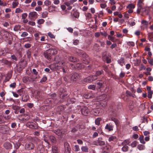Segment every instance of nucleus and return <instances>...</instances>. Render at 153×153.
Masks as SVG:
<instances>
[{
	"mask_svg": "<svg viewBox=\"0 0 153 153\" xmlns=\"http://www.w3.org/2000/svg\"><path fill=\"white\" fill-rule=\"evenodd\" d=\"M54 61L55 62L50 65V69L52 70L61 69L64 73H66L68 70V63L64 60H61L59 56H57L55 57Z\"/></svg>",
	"mask_w": 153,
	"mask_h": 153,
	"instance_id": "1",
	"label": "nucleus"
},
{
	"mask_svg": "<svg viewBox=\"0 0 153 153\" xmlns=\"http://www.w3.org/2000/svg\"><path fill=\"white\" fill-rule=\"evenodd\" d=\"M144 0H138L137 3V13L139 14L140 12L146 14H147L149 12L148 9L143 7L144 4L143 2Z\"/></svg>",
	"mask_w": 153,
	"mask_h": 153,
	"instance_id": "2",
	"label": "nucleus"
},
{
	"mask_svg": "<svg viewBox=\"0 0 153 153\" xmlns=\"http://www.w3.org/2000/svg\"><path fill=\"white\" fill-rule=\"evenodd\" d=\"M91 108L90 106L84 107L81 110L82 114L85 116H88L90 113Z\"/></svg>",
	"mask_w": 153,
	"mask_h": 153,
	"instance_id": "3",
	"label": "nucleus"
},
{
	"mask_svg": "<svg viewBox=\"0 0 153 153\" xmlns=\"http://www.w3.org/2000/svg\"><path fill=\"white\" fill-rule=\"evenodd\" d=\"M26 125L27 127L32 129H37L38 128L37 125L33 122H28Z\"/></svg>",
	"mask_w": 153,
	"mask_h": 153,
	"instance_id": "4",
	"label": "nucleus"
},
{
	"mask_svg": "<svg viewBox=\"0 0 153 153\" xmlns=\"http://www.w3.org/2000/svg\"><path fill=\"white\" fill-rule=\"evenodd\" d=\"M10 128L7 125H4L0 126V132L2 134L7 133Z\"/></svg>",
	"mask_w": 153,
	"mask_h": 153,
	"instance_id": "5",
	"label": "nucleus"
},
{
	"mask_svg": "<svg viewBox=\"0 0 153 153\" xmlns=\"http://www.w3.org/2000/svg\"><path fill=\"white\" fill-rule=\"evenodd\" d=\"M38 14L35 11H33L29 13L28 17L31 20H35L38 17Z\"/></svg>",
	"mask_w": 153,
	"mask_h": 153,
	"instance_id": "6",
	"label": "nucleus"
},
{
	"mask_svg": "<svg viewBox=\"0 0 153 153\" xmlns=\"http://www.w3.org/2000/svg\"><path fill=\"white\" fill-rule=\"evenodd\" d=\"M34 144L31 142L26 143L25 146V149L27 150H33L34 148Z\"/></svg>",
	"mask_w": 153,
	"mask_h": 153,
	"instance_id": "7",
	"label": "nucleus"
},
{
	"mask_svg": "<svg viewBox=\"0 0 153 153\" xmlns=\"http://www.w3.org/2000/svg\"><path fill=\"white\" fill-rule=\"evenodd\" d=\"M0 33L1 36L4 37L6 39H9L11 35L9 32L4 30H2L1 31Z\"/></svg>",
	"mask_w": 153,
	"mask_h": 153,
	"instance_id": "8",
	"label": "nucleus"
},
{
	"mask_svg": "<svg viewBox=\"0 0 153 153\" xmlns=\"http://www.w3.org/2000/svg\"><path fill=\"white\" fill-rule=\"evenodd\" d=\"M97 79L96 76H94V75L91 76L84 79V81L86 82H91L94 81Z\"/></svg>",
	"mask_w": 153,
	"mask_h": 153,
	"instance_id": "9",
	"label": "nucleus"
},
{
	"mask_svg": "<svg viewBox=\"0 0 153 153\" xmlns=\"http://www.w3.org/2000/svg\"><path fill=\"white\" fill-rule=\"evenodd\" d=\"M44 55L45 57L48 60H50L52 58V55L49 52L48 49L45 51L44 53Z\"/></svg>",
	"mask_w": 153,
	"mask_h": 153,
	"instance_id": "10",
	"label": "nucleus"
},
{
	"mask_svg": "<svg viewBox=\"0 0 153 153\" xmlns=\"http://www.w3.org/2000/svg\"><path fill=\"white\" fill-rule=\"evenodd\" d=\"M80 77V75L77 73H74L73 74L71 77V79L74 81H76L79 79Z\"/></svg>",
	"mask_w": 153,
	"mask_h": 153,
	"instance_id": "11",
	"label": "nucleus"
},
{
	"mask_svg": "<svg viewBox=\"0 0 153 153\" xmlns=\"http://www.w3.org/2000/svg\"><path fill=\"white\" fill-rule=\"evenodd\" d=\"M64 146L65 152H67V153H70L71 149L70 147L69 144L67 142H65L64 143Z\"/></svg>",
	"mask_w": 153,
	"mask_h": 153,
	"instance_id": "12",
	"label": "nucleus"
},
{
	"mask_svg": "<svg viewBox=\"0 0 153 153\" xmlns=\"http://www.w3.org/2000/svg\"><path fill=\"white\" fill-rule=\"evenodd\" d=\"M19 64L20 65L19 67L20 68V71H21L26 66L27 64L26 62L24 60L20 62Z\"/></svg>",
	"mask_w": 153,
	"mask_h": 153,
	"instance_id": "13",
	"label": "nucleus"
},
{
	"mask_svg": "<svg viewBox=\"0 0 153 153\" xmlns=\"http://www.w3.org/2000/svg\"><path fill=\"white\" fill-rule=\"evenodd\" d=\"M37 151L38 153H43L44 149L43 146L41 144H39L37 147Z\"/></svg>",
	"mask_w": 153,
	"mask_h": 153,
	"instance_id": "14",
	"label": "nucleus"
},
{
	"mask_svg": "<svg viewBox=\"0 0 153 153\" xmlns=\"http://www.w3.org/2000/svg\"><path fill=\"white\" fill-rule=\"evenodd\" d=\"M48 50L52 56L55 55L57 53L58 50L56 48H50Z\"/></svg>",
	"mask_w": 153,
	"mask_h": 153,
	"instance_id": "15",
	"label": "nucleus"
},
{
	"mask_svg": "<svg viewBox=\"0 0 153 153\" xmlns=\"http://www.w3.org/2000/svg\"><path fill=\"white\" fill-rule=\"evenodd\" d=\"M74 66L75 68H77L78 69L83 68L84 67V65L81 63H78L75 64Z\"/></svg>",
	"mask_w": 153,
	"mask_h": 153,
	"instance_id": "16",
	"label": "nucleus"
},
{
	"mask_svg": "<svg viewBox=\"0 0 153 153\" xmlns=\"http://www.w3.org/2000/svg\"><path fill=\"white\" fill-rule=\"evenodd\" d=\"M105 129L111 131L113 130V126L110 124H107L105 127Z\"/></svg>",
	"mask_w": 153,
	"mask_h": 153,
	"instance_id": "17",
	"label": "nucleus"
},
{
	"mask_svg": "<svg viewBox=\"0 0 153 153\" xmlns=\"http://www.w3.org/2000/svg\"><path fill=\"white\" fill-rule=\"evenodd\" d=\"M77 0H70L69 1L65 2L64 4L66 6H69V5H71L73 3L77 1Z\"/></svg>",
	"mask_w": 153,
	"mask_h": 153,
	"instance_id": "18",
	"label": "nucleus"
},
{
	"mask_svg": "<svg viewBox=\"0 0 153 153\" xmlns=\"http://www.w3.org/2000/svg\"><path fill=\"white\" fill-rule=\"evenodd\" d=\"M124 58L123 57H121L120 59H118L117 60V62L121 66H123L124 63Z\"/></svg>",
	"mask_w": 153,
	"mask_h": 153,
	"instance_id": "19",
	"label": "nucleus"
},
{
	"mask_svg": "<svg viewBox=\"0 0 153 153\" xmlns=\"http://www.w3.org/2000/svg\"><path fill=\"white\" fill-rule=\"evenodd\" d=\"M29 96L27 94H24L22 97V100L24 102H27L29 99Z\"/></svg>",
	"mask_w": 153,
	"mask_h": 153,
	"instance_id": "20",
	"label": "nucleus"
},
{
	"mask_svg": "<svg viewBox=\"0 0 153 153\" xmlns=\"http://www.w3.org/2000/svg\"><path fill=\"white\" fill-rule=\"evenodd\" d=\"M79 55L81 57L85 58L86 59H87L88 58L87 55L82 51H80Z\"/></svg>",
	"mask_w": 153,
	"mask_h": 153,
	"instance_id": "21",
	"label": "nucleus"
},
{
	"mask_svg": "<svg viewBox=\"0 0 153 153\" xmlns=\"http://www.w3.org/2000/svg\"><path fill=\"white\" fill-rule=\"evenodd\" d=\"M68 59L70 61L74 62H77L78 61V59L72 56L69 57L68 58Z\"/></svg>",
	"mask_w": 153,
	"mask_h": 153,
	"instance_id": "22",
	"label": "nucleus"
},
{
	"mask_svg": "<svg viewBox=\"0 0 153 153\" xmlns=\"http://www.w3.org/2000/svg\"><path fill=\"white\" fill-rule=\"evenodd\" d=\"M4 146L7 149H10L11 147V144L9 142H6L4 144Z\"/></svg>",
	"mask_w": 153,
	"mask_h": 153,
	"instance_id": "23",
	"label": "nucleus"
},
{
	"mask_svg": "<svg viewBox=\"0 0 153 153\" xmlns=\"http://www.w3.org/2000/svg\"><path fill=\"white\" fill-rule=\"evenodd\" d=\"M0 62L2 63L3 65L4 64L9 65L10 64L9 62L4 59H2L1 60H0Z\"/></svg>",
	"mask_w": 153,
	"mask_h": 153,
	"instance_id": "24",
	"label": "nucleus"
},
{
	"mask_svg": "<svg viewBox=\"0 0 153 153\" xmlns=\"http://www.w3.org/2000/svg\"><path fill=\"white\" fill-rule=\"evenodd\" d=\"M139 140L140 143L143 144H145L146 143V142L144 140V137L143 136H140L139 138Z\"/></svg>",
	"mask_w": 153,
	"mask_h": 153,
	"instance_id": "25",
	"label": "nucleus"
},
{
	"mask_svg": "<svg viewBox=\"0 0 153 153\" xmlns=\"http://www.w3.org/2000/svg\"><path fill=\"white\" fill-rule=\"evenodd\" d=\"M111 120L114 121L117 126H118L119 125V121L117 119L115 118L112 117L111 118Z\"/></svg>",
	"mask_w": 153,
	"mask_h": 153,
	"instance_id": "26",
	"label": "nucleus"
},
{
	"mask_svg": "<svg viewBox=\"0 0 153 153\" xmlns=\"http://www.w3.org/2000/svg\"><path fill=\"white\" fill-rule=\"evenodd\" d=\"M137 148L139 150L141 151L144 150L145 148V147L144 145L139 144L137 145Z\"/></svg>",
	"mask_w": 153,
	"mask_h": 153,
	"instance_id": "27",
	"label": "nucleus"
},
{
	"mask_svg": "<svg viewBox=\"0 0 153 153\" xmlns=\"http://www.w3.org/2000/svg\"><path fill=\"white\" fill-rule=\"evenodd\" d=\"M141 24L143 26L147 27L148 25V22L145 20H142L141 22Z\"/></svg>",
	"mask_w": 153,
	"mask_h": 153,
	"instance_id": "28",
	"label": "nucleus"
},
{
	"mask_svg": "<svg viewBox=\"0 0 153 153\" xmlns=\"http://www.w3.org/2000/svg\"><path fill=\"white\" fill-rule=\"evenodd\" d=\"M103 73V71L102 70L98 71L96 72L94 76H96L97 78V76H100Z\"/></svg>",
	"mask_w": 153,
	"mask_h": 153,
	"instance_id": "29",
	"label": "nucleus"
},
{
	"mask_svg": "<svg viewBox=\"0 0 153 153\" xmlns=\"http://www.w3.org/2000/svg\"><path fill=\"white\" fill-rule=\"evenodd\" d=\"M130 143L129 140H124L122 143V146H127Z\"/></svg>",
	"mask_w": 153,
	"mask_h": 153,
	"instance_id": "30",
	"label": "nucleus"
},
{
	"mask_svg": "<svg viewBox=\"0 0 153 153\" xmlns=\"http://www.w3.org/2000/svg\"><path fill=\"white\" fill-rule=\"evenodd\" d=\"M81 149L82 151L84 152H88V147L87 146H82L81 148Z\"/></svg>",
	"mask_w": 153,
	"mask_h": 153,
	"instance_id": "31",
	"label": "nucleus"
},
{
	"mask_svg": "<svg viewBox=\"0 0 153 153\" xmlns=\"http://www.w3.org/2000/svg\"><path fill=\"white\" fill-rule=\"evenodd\" d=\"M54 132L57 135L60 136L62 135V132L59 129H57L54 131Z\"/></svg>",
	"mask_w": 153,
	"mask_h": 153,
	"instance_id": "32",
	"label": "nucleus"
},
{
	"mask_svg": "<svg viewBox=\"0 0 153 153\" xmlns=\"http://www.w3.org/2000/svg\"><path fill=\"white\" fill-rule=\"evenodd\" d=\"M102 120L101 118L98 117L95 120V124L99 126L100 125V122Z\"/></svg>",
	"mask_w": 153,
	"mask_h": 153,
	"instance_id": "33",
	"label": "nucleus"
},
{
	"mask_svg": "<svg viewBox=\"0 0 153 153\" xmlns=\"http://www.w3.org/2000/svg\"><path fill=\"white\" fill-rule=\"evenodd\" d=\"M92 94L91 93H88L83 95V97L85 99L89 98L91 97Z\"/></svg>",
	"mask_w": 153,
	"mask_h": 153,
	"instance_id": "34",
	"label": "nucleus"
},
{
	"mask_svg": "<svg viewBox=\"0 0 153 153\" xmlns=\"http://www.w3.org/2000/svg\"><path fill=\"white\" fill-rule=\"evenodd\" d=\"M91 112L94 115H97L99 114L98 111L96 109H94L92 111H91Z\"/></svg>",
	"mask_w": 153,
	"mask_h": 153,
	"instance_id": "35",
	"label": "nucleus"
},
{
	"mask_svg": "<svg viewBox=\"0 0 153 153\" xmlns=\"http://www.w3.org/2000/svg\"><path fill=\"white\" fill-rule=\"evenodd\" d=\"M44 4L46 6L50 5L51 4V2L49 0H46L44 2Z\"/></svg>",
	"mask_w": 153,
	"mask_h": 153,
	"instance_id": "36",
	"label": "nucleus"
},
{
	"mask_svg": "<svg viewBox=\"0 0 153 153\" xmlns=\"http://www.w3.org/2000/svg\"><path fill=\"white\" fill-rule=\"evenodd\" d=\"M48 13L47 11L43 12L42 13V17L43 18H45L48 16Z\"/></svg>",
	"mask_w": 153,
	"mask_h": 153,
	"instance_id": "37",
	"label": "nucleus"
},
{
	"mask_svg": "<svg viewBox=\"0 0 153 153\" xmlns=\"http://www.w3.org/2000/svg\"><path fill=\"white\" fill-rule=\"evenodd\" d=\"M85 15L87 19H89L92 17L91 14L89 13H85Z\"/></svg>",
	"mask_w": 153,
	"mask_h": 153,
	"instance_id": "38",
	"label": "nucleus"
},
{
	"mask_svg": "<svg viewBox=\"0 0 153 153\" xmlns=\"http://www.w3.org/2000/svg\"><path fill=\"white\" fill-rule=\"evenodd\" d=\"M19 2L18 1H14L12 2V7L13 8H16L19 4Z\"/></svg>",
	"mask_w": 153,
	"mask_h": 153,
	"instance_id": "39",
	"label": "nucleus"
},
{
	"mask_svg": "<svg viewBox=\"0 0 153 153\" xmlns=\"http://www.w3.org/2000/svg\"><path fill=\"white\" fill-rule=\"evenodd\" d=\"M30 78L28 76H26L23 77L22 81L26 83L29 80Z\"/></svg>",
	"mask_w": 153,
	"mask_h": 153,
	"instance_id": "40",
	"label": "nucleus"
},
{
	"mask_svg": "<svg viewBox=\"0 0 153 153\" xmlns=\"http://www.w3.org/2000/svg\"><path fill=\"white\" fill-rule=\"evenodd\" d=\"M135 7V6L132 4H130L128 5L127 8L128 9H134Z\"/></svg>",
	"mask_w": 153,
	"mask_h": 153,
	"instance_id": "41",
	"label": "nucleus"
},
{
	"mask_svg": "<svg viewBox=\"0 0 153 153\" xmlns=\"http://www.w3.org/2000/svg\"><path fill=\"white\" fill-rule=\"evenodd\" d=\"M108 38L109 40H111L113 42H114L116 41L114 38L110 35H109L108 36Z\"/></svg>",
	"mask_w": 153,
	"mask_h": 153,
	"instance_id": "42",
	"label": "nucleus"
},
{
	"mask_svg": "<svg viewBox=\"0 0 153 153\" xmlns=\"http://www.w3.org/2000/svg\"><path fill=\"white\" fill-rule=\"evenodd\" d=\"M79 13L77 11H75L73 13V16L74 17L76 18H78L79 17Z\"/></svg>",
	"mask_w": 153,
	"mask_h": 153,
	"instance_id": "43",
	"label": "nucleus"
},
{
	"mask_svg": "<svg viewBox=\"0 0 153 153\" xmlns=\"http://www.w3.org/2000/svg\"><path fill=\"white\" fill-rule=\"evenodd\" d=\"M49 140L52 143H55L56 141V138L53 136H51L49 137Z\"/></svg>",
	"mask_w": 153,
	"mask_h": 153,
	"instance_id": "44",
	"label": "nucleus"
},
{
	"mask_svg": "<svg viewBox=\"0 0 153 153\" xmlns=\"http://www.w3.org/2000/svg\"><path fill=\"white\" fill-rule=\"evenodd\" d=\"M123 146L122 148V150L124 152H127L128 150V147L127 146Z\"/></svg>",
	"mask_w": 153,
	"mask_h": 153,
	"instance_id": "45",
	"label": "nucleus"
},
{
	"mask_svg": "<svg viewBox=\"0 0 153 153\" xmlns=\"http://www.w3.org/2000/svg\"><path fill=\"white\" fill-rule=\"evenodd\" d=\"M52 153H57L58 152V149L57 147H53L52 148Z\"/></svg>",
	"mask_w": 153,
	"mask_h": 153,
	"instance_id": "46",
	"label": "nucleus"
},
{
	"mask_svg": "<svg viewBox=\"0 0 153 153\" xmlns=\"http://www.w3.org/2000/svg\"><path fill=\"white\" fill-rule=\"evenodd\" d=\"M45 21L44 19H40L38 20L37 23L39 25H41L43 24L44 22Z\"/></svg>",
	"mask_w": 153,
	"mask_h": 153,
	"instance_id": "47",
	"label": "nucleus"
},
{
	"mask_svg": "<svg viewBox=\"0 0 153 153\" xmlns=\"http://www.w3.org/2000/svg\"><path fill=\"white\" fill-rule=\"evenodd\" d=\"M20 25H16L14 28V31H18L20 28Z\"/></svg>",
	"mask_w": 153,
	"mask_h": 153,
	"instance_id": "48",
	"label": "nucleus"
},
{
	"mask_svg": "<svg viewBox=\"0 0 153 153\" xmlns=\"http://www.w3.org/2000/svg\"><path fill=\"white\" fill-rule=\"evenodd\" d=\"M97 42L100 43L101 47H104L105 46V43L104 42L100 40H97Z\"/></svg>",
	"mask_w": 153,
	"mask_h": 153,
	"instance_id": "49",
	"label": "nucleus"
},
{
	"mask_svg": "<svg viewBox=\"0 0 153 153\" xmlns=\"http://www.w3.org/2000/svg\"><path fill=\"white\" fill-rule=\"evenodd\" d=\"M56 8V7L53 5H52L48 7V9L49 11V12H52V10H51V8L52 9H54Z\"/></svg>",
	"mask_w": 153,
	"mask_h": 153,
	"instance_id": "50",
	"label": "nucleus"
},
{
	"mask_svg": "<svg viewBox=\"0 0 153 153\" xmlns=\"http://www.w3.org/2000/svg\"><path fill=\"white\" fill-rule=\"evenodd\" d=\"M48 36L51 38L54 39L55 38V36L53 34H52L51 32H49L48 33Z\"/></svg>",
	"mask_w": 153,
	"mask_h": 153,
	"instance_id": "51",
	"label": "nucleus"
},
{
	"mask_svg": "<svg viewBox=\"0 0 153 153\" xmlns=\"http://www.w3.org/2000/svg\"><path fill=\"white\" fill-rule=\"evenodd\" d=\"M153 91H152L148 92V97L149 98H151L152 97V94H153Z\"/></svg>",
	"mask_w": 153,
	"mask_h": 153,
	"instance_id": "52",
	"label": "nucleus"
},
{
	"mask_svg": "<svg viewBox=\"0 0 153 153\" xmlns=\"http://www.w3.org/2000/svg\"><path fill=\"white\" fill-rule=\"evenodd\" d=\"M116 139V137L114 136H111L110 137L108 138V141L111 142L113 141Z\"/></svg>",
	"mask_w": 153,
	"mask_h": 153,
	"instance_id": "53",
	"label": "nucleus"
},
{
	"mask_svg": "<svg viewBox=\"0 0 153 153\" xmlns=\"http://www.w3.org/2000/svg\"><path fill=\"white\" fill-rule=\"evenodd\" d=\"M47 80V77L46 76H44L41 79L40 82L43 83L45 82Z\"/></svg>",
	"mask_w": 153,
	"mask_h": 153,
	"instance_id": "54",
	"label": "nucleus"
},
{
	"mask_svg": "<svg viewBox=\"0 0 153 153\" xmlns=\"http://www.w3.org/2000/svg\"><path fill=\"white\" fill-rule=\"evenodd\" d=\"M28 35V33L27 32H24L22 33L21 36L22 37H25L27 36Z\"/></svg>",
	"mask_w": 153,
	"mask_h": 153,
	"instance_id": "55",
	"label": "nucleus"
},
{
	"mask_svg": "<svg viewBox=\"0 0 153 153\" xmlns=\"http://www.w3.org/2000/svg\"><path fill=\"white\" fill-rule=\"evenodd\" d=\"M88 88L89 89L95 90V86L94 85H91L88 86Z\"/></svg>",
	"mask_w": 153,
	"mask_h": 153,
	"instance_id": "56",
	"label": "nucleus"
},
{
	"mask_svg": "<svg viewBox=\"0 0 153 153\" xmlns=\"http://www.w3.org/2000/svg\"><path fill=\"white\" fill-rule=\"evenodd\" d=\"M137 145V143L136 141L132 142L131 144V146L132 147H134L136 146Z\"/></svg>",
	"mask_w": 153,
	"mask_h": 153,
	"instance_id": "57",
	"label": "nucleus"
},
{
	"mask_svg": "<svg viewBox=\"0 0 153 153\" xmlns=\"http://www.w3.org/2000/svg\"><path fill=\"white\" fill-rule=\"evenodd\" d=\"M99 145L102 146L105 144V142L104 141L100 140L98 139Z\"/></svg>",
	"mask_w": 153,
	"mask_h": 153,
	"instance_id": "58",
	"label": "nucleus"
},
{
	"mask_svg": "<svg viewBox=\"0 0 153 153\" xmlns=\"http://www.w3.org/2000/svg\"><path fill=\"white\" fill-rule=\"evenodd\" d=\"M17 93L19 95H22L23 93V89H20L18 90L17 91Z\"/></svg>",
	"mask_w": 153,
	"mask_h": 153,
	"instance_id": "59",
	"label": "nucleus"
},
{
	"mask_svg": "<svg viewBox=\"0 0 153 153\" xmlns=\"http://www.w3.org/2000/svg\"><path fill=\"white\" fill-rule=\"evenodd\" d=\"M22 12H23V10L20 8H18L16 9L15 12L16 13H22Z\"/></svg>",
	"mask_w": 153,
	"mask_h": 153,
	"instance_id": "60",
	"label": "nucleus"
},
{
	"mask_svg": "<svg viewBox=\"0 0 153 153\" xmlns=\"http://www.w3.org/2000/svg\"><path fill=\"white\" fill-rule=\"evenodd\" d=\"M143 134L145 136H149V134L150 133V132L148 131H145L143 132Z\"/></svg>",
	"mask_w": 153,
	"mask_h": 153,
	"instance_id": "61",
	"label": "nucleus"
},
{
	"mask_svg": "<svg viewBox=\"0 0 153 153\" xmlns=\"http://www.w3.org/2000/svg\"><path fill=\"white\" fill-rule=\"evenodd\" d=\"M27 14L26 13H23L22 14V19H25L27 17Z\"/></svg>",
	"mask_w": 153,
	"mask_h": 153,
	"instance_id": "62",
	"label": "nucleus"
},
{
	"mask_svg": "<svg viewBox=\"0 0 153 153\" xmlns=\"http://www.w3.org/2000/svg\"><path fill=\"white\" fill-rule=\"evenodd\" d=\"M31 46V45L29 43H27L24 45V47L26 48H30Z\"/></svg>",
	"mask_w": 153,
	"mask_h": 153,
	"instance_id": "63",
	"label": "nucleus"
},
{
	"mask_svg": "<svg viewBox=\"0 0 153 153\" xmlns=\"http://www.w3.org/2000/svg\"><path fill=\"white\" fill-rule=\"evenodd\" d=\"M12 108L14 110H18L19 108V106L16 105H13L12 107Z\"/></svg>",
	"mask_w": 153,
	"mask_h": 153,
	"instance_id": "64",
	"label": "nucleus"
}]
</instances>
